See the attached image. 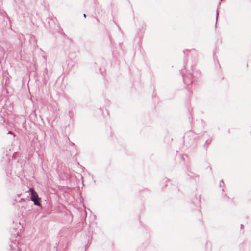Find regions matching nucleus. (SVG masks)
<instances>
[{
  "label": "nucleus",
  "mask_w": 251,
  "mask_h": 251,
  "mask_svg": "<svg viewBox=\"0 0 251 251\" xmlns=\"http://www.w3.org/2000/svg\"><path fill=\"white\" fill-rule=\"evenodd\" d=\"M30 199L35 205H40V198L39 197L37 193L32 194L30 197Z\"/></svg>",
  "instance_id": "f257e3e1"
},
{
  "label": "nucleus",
  "mask_w": 251,
  "mask_h": 251,
  "mask_svg": "<svg viewBox=\"0 0 251 251\" xmlns=\"http://www.w3.org/2000/svg\"><path fill=\"white\" fill-rule=\"evenodd\" d=\"M83 17H85V18L86 17V14H83Z\"/></svg>",
  "instance_id": "423d86ee"
},
{
  "label": "nucleus",
  "mask_w": 251,
  "mask_h": 251,
  "mask_svg": "<svg viewBox=\"0 0 251 251\" xmlns=\"http://www.w3.org/2000/svg\"><path fill=\"white\" fill-rule=\"evenodd\" d=\"M8 134H12L14 136H15L14 134L12 132V131H9L8 132Z\"/></svg>",
  "instance_id": "20e7f679"
},
{
  "label": "nucleus",
  "mask_w": 251,
  "mask_h": 251,
  "mask_svg": "<svg viewBox=\"0 0 251 251\" xmlns=\"http://www.w3.org/2000/svg\"><path fill=\"white\" fill-rule=\"evenodd\" d=\"M218 15H219L218 11H217V12H216V21L217 20Z\"/></svg>",
  "instance_id": "39448f33"
},
{
  "label": "nucleus",
  "mask_w": 251,
  "mask_h": 251,
  "mask_svg": "<svg viewBox=\"0 0 251 251\" xmlns=\"http://www.w3.org/2000/svg\"><path fill=\"white\" fill-rule=\"evenodd\" d=\"M243 225L242 224H241V228H242V227H243Z\"/></svg>",
  "instance_id": "0eeeda50"
},
{
  "label": "nucleus",
  "mask_w": 251,
  "mask_h": 251,
  "mask_svg": "<svg viewBox=\"0 0 251 251\" xmlns=\"http://www.w3.org/2000/svg\"><path fill=\"white\" fill-rule=\"evenodd\" d=\"M183 77V81L184 83L187 85L188 88H189V85L190 84H192L193 81L192 79V75H182Z\"/></svg>",
  "instance_id": "f03ea898"
},
{
  "label": "nucleus",
  "mask_w": 251,
  "mask_h": 251,
  "mask_svg": "<svg viewBox=\"0 0 251 251\" xmlns=\"http://www.w3.org/2000/svg\"><path fill=\"white\" fill-rule=\"evenodd\" d=\"M29 191L31 193V195H32V194H34L35 193H36L35 190H34L33 188H30L29 189Z\"/></svg>",
  "instance_id": "7ed1b4c3"
}]
</instances>
